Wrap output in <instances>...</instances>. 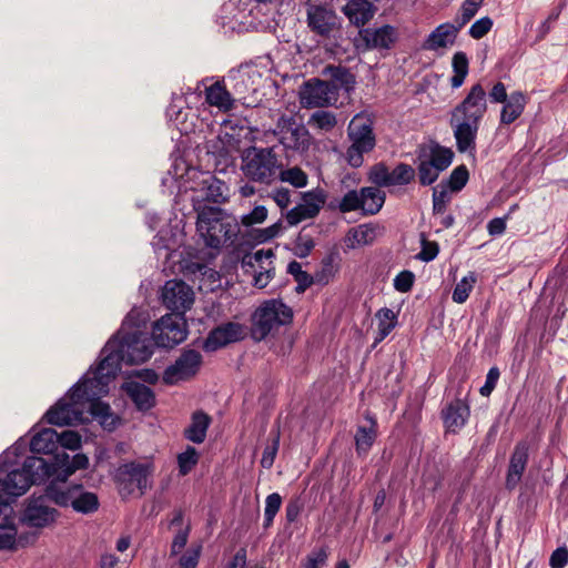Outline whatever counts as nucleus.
<instances>
[{
  "instance_id": "21",
  "label": "nucleus",
  "mask_w": 568,
  "mask_h": 568,
  "mask_svg": "<svg viewBox=\"0 0 568 568\" xmlns=\"http://www.w3.org/2000/svg\"><path fill=\"white\" fill-rule=\"evenodd\" d=\"M301 103L304 106H328L337 102L333 89L318 78L306 81L300 91Z\"/></svg>"
},
{
  "instance_id": "47",
  "label": "nucleus",
  "mask_w": 568,
  "mask_h": 568,
  "mask_svg": "<svg viewBox=\"0 0 568 568\" xmlns=\"http://www.w3.org/2000/svg\"><path fill=\"white\" fill-rule=\"evenodd\" d=\"M440 173L442 171L427 160H420L417 166L418 181L423 186H428L435 183Z\"/></svg>"
},
{
  "instance_id": "31",
  "label": "nucleus",
  "mask_w": 568,
  "mask_h": 568,
  "mask_svg": "<svg viewBox=\"0 0 568 568\" xmlns=\"http://www.w3.org/2000/svg\"><path fill=\"white\" fill-rule=\"evenodd\" d=\"M205 99L210 105L217 106L224 111L232 110L235 104L225 80L216 81L205 88Z\"/></svg>"
},
{
  "instance_id": "34",
  "label": "nucleus",
  "mask_w": 568,
  "mask_h": 568,
  "mask_svg": "<svg viewBox=\"0 0 568 568\" xmlns=\"http://www.w3.org/2000/svg\"><path fill=\"white\" fill-rule=\"evenodd\" d=\"M526 99L523 92L515 91L510 93L509 99L504 102L500 112V122L503 124H510L515 122L524 112Z\"/></svg>"
},
{
  "instance_id": "60",
  "label": "nucleus",
  "mask_w": 568,
  "mask_h": 568,
  "mask_svg": "<svg viewBox=\"0 0 568 568\" xmlns=\"http://www.w3.org/2000/svg\"><path fill=\"white\" fill-rule=\"evenodd\" d=\"M58 446L63 449L75 450L81 446V436L74 430H64L58 434Z\"/></svg>"
},
{
  "instance_id": "40",
  "label": "nucleus",
  "mask_w": 568,
  "mask_h": 568,
  "mask_svg": "<svg viewBox=\"0 0 568 568\" xmlns=\"http://www.w3.org/2000/svg\"><path fill=\"white\" fill-rule=\"evenodd\" d=\"M303 203H301L314 217L318 215L322 206L326 201V193L323 189L316 187L307 191L302 195Z\"/></svg>"
},
{
  "instance_id": "18",
  "label": "nucleus",
  "mask_w": 568,
  "mask_h": 568,
  "mask_svg": "<svg viewBox=\"0 0 568 568\" xmlns=\"http://www.w3.org/2000/svg\"><path fill=\"white\" fill-rule=\"evenodd\" d=\"M469 393L464 397L459 395L448 402L440 410V419L446 433L457 434L468 423L470 417Z\"/></svg>"
},
{
  "instance_id": "38",
  "label": "nucleus",
  "mask_w": 568,
  "mask_h": 568,
  "mask_svg": "<svg viewBox=\"0 0 568 568\" xmlns=\"http://www.w3.org/2000/svg\"><path fill=\"white\" fill-rule=\"evenodd\" d=\"M339 258L338 252H331L322 260L321 270L315 273V281L318 284L325 285L338 271L336 261Z\"/></svg>"
},
{
  "instance_id": "23",
  "label": "nucleus",
  "mask_w": 568,
  "mask_h": 568,
  "mask_svg": "<svg viewBox=\"0 0 568 568\" xmlns=\"http://www.w3.org/2000/svg\"><path fill=\"white\" fill-rule=\"evenodd\" d=\"M366 50H390L398 41V30L390 24L378 28H363L358 32Z\"/></svg>"
},
{
  "instance_id": "17",
  "label": "nucleus",
  "mask_w": 568,
  "mask_h": 568,
  "mask_svg": "<svg viewBox=\"0 0 568 568\" xmlns=\"http://www.w3.org/2000/svg\"><path fill=\"white\" fill-rule=\"evenodd\" d=\"M161 298L163 305L172 313L181 312L182 316H185V312L193 305L194 293L185 282L170 280L162 288Z\"/></svg>"
},
{
  "instance_id": "28",
  "label": "nucleus",
  "mask_w": 568,
  "mask_h": 568,
  "mask_svg": "<svg viewBox=\"0 0 568 568\" xmlns=\"http://www.w3.org/2000/svg\"><path fill=\"white\" fill-rule=\"evenodd\" d=\"M55 465L60 466L58 480L65 483L68 478L79 469H87L89 458L84 454H75L71 459L64 450L54 454Z\"/></svg>"
},
{
  "instance_id": "8",
  "label": "nucleus",
  "mask_w": 568,
  "mask_h": 568,
  "mask_svg": "<svg viewBox=\"0 0 568 568\" xmlns=\"http://www.w3.org/2000/svg\"><path fill=\"white\" fill-rule=\"evenodd\" d=\"M241 169L250 181L270 184L276 176L280 163L272 148L251 146L242 154Z\"/></svg>"
},
{
  "instance_id": "32",
  "label": "nucleus",
  "mask_w": 568,
  "mask_h": 568,
  "mask_svg": "<svg viewBox=\"0 0 568 568\" xmlns=\"http://www.w3.org/2000/svg\"><path fill=\"white\" fill-rule=\"evenodd\" d=\"M58 447V433L52 428L42 429L30 442V449L36 454L54 455Z\"/></svg>"
},
{
  "instance_id": "35",
  "label": "nucleus",
  "mask_w": 568,
  "mask_h": 568,
  "mask_svg": "<svg viewBox=\"0 0 568 568\" xmlns=\"http://www.w3.org/2000/svg\"><path fill=\"white\" fill-rule=\"evenodd\" d=\"M362 197L364 201L363 213L366 215H375L383 207L386 195L378 186H365L362 187Z\"/></svg>"
},
{
  "instance_id": "22",
  "label": "nucleus",
  "mask_w": 568,
  "mask_h": 568,
  "mask_svg": "<svg viewBox=\"0 0 568 568\" xmlns=\"http://www.w3.org/2000/svg\"><path fill=\"white\" fill-rule=\"evenodd\" d=\"M244 338V327L236 322H226L214 327L203 342L205 352H215L227 344L242 341Z\"/></svg>"
},
{
  "instance_id": "1",
  "label": "nucleus",
  "mask_w": 568,
  "mask_h": 568,
  "mask_svg": "<svg viewBox=\"0 0 568 568\" xmlns=\"http://www.w3.org/2000/svg\"><path fill=\"white\" fill-rule=\"evenodd\" d=\"M132 310L122 322L120 329L106 342L101 351L103 357L95 369V377L103 385L114 378L121 364L138 365L146 362L153 354L154 342L146 332L145 320Z\"/></svg>"
},
{
  "instance_id": "62",
  "label": "nucleus",
  "mask_w": 568,
  "mask_h": 568,
  "mask_svg": "<svg viewBox=\"0 0 568 568\" xmlns=\"http://www.w3.org/2000/svg\"><path fill=\"white\" fill-rule=\"evenodd\" d=\"M286 221L288 225L294 226L307 219H314L312 214L302 204L294 206L286 212Z\"/></svg>"
},
{
  "instance_id": "29",
  "label": "nucleus",
  "mask_w": 568,
  "mask_h": 568,
  "mask_svg": "<svg viewBox=\"0 0 568 568\" xmlns=\"http://www.w3.org/2000/svg\"><path fill=\"white\" fill-rule=\"evenodd\" d=\"M211 424L212 417L204 410L197 409L192 413L191 423L183 430V436L194 444H202L206 438V433Z\"/></svg>"
},
{
  "instance_id": "53",
  "label": "nucleus",
  "mask_w": 568,
  "mask_h": 568,
  "mask_svg": "<svg viewBox=\"0 0 568 568\" xmlns=\"http://www.w3.org/2000/svg\"><path fill=\"white\" fill-rule=\"evenodd\" d=\"M315 246V242L311 235L303 234L302 232L297 235L294 242L293 253L300 258L307 257Z\"/></svg>"
},
{
  "instance_id": "7",
  "label": "nucleus",
  "mask_w": 568,
  "mask_h": 568,
  "mask_svg": "<svg viewBox=\"0 0 568 568\" xmlns=\"http://www.w3.org/2000/svg\"><path fill=\"white\" fill-rule=\"evenodd\" d=\"M347 138L351 145L346 150L345 159L352 168H361L364 154L372 152L376 145L373 121L366 116L355 115L348 124Z\"/></svg>"
},
{
  "instance_id": "27",
  "label": "nucleus",
  "mask_w": 568,
  "mask_h": 568,
  "mask_svg": "<svg viewBox=\"0 0 568 568\" xmlns=\"http://www.w3.org/2000/svg\"><path fill=\"white\" fill-rule=\"evenodd\" d=\"M460 29L455 22H445L437 26L425 39L422 44L424 50L436 51L439 48H446L448 44H454Z\"/></svg>"
},
{
  "instance_id": "24",
  "label": "nucleus",
  "mask_w": 568,
  "mask_h": 568,
  "mask_svg": "<svg viewBox=\"0 0 568 568\" xmlns=\"http://www.w3.org/2000/svg\"><path fill=\"white\" fill-rule=\"evenodd\" d=\"M530 444L526 439L516 443L509 458V464L505 478V488L514 490L521 481L529 460Z\"/></svg>"
},
{
  "instance_id": "9",
  "label": "nucleus",
  "mask_w": 568,
  "mask_h": 568,
  "mask_svg": "<svg viewBox=\"0 0 568 568\" xmlns=\"http://www.w3.org/2000/svg\"><path fill=\"white\" fill-rule=\"evenodd\" d=\"M48 496L53 504L60 507L71 506L74 511L83 515L95 513L100 506L98 495L84 490L82 485H70L62 488L59 484L50 481Z\"/></svg>"
},
{
  "instance_id": "36",
  "label": "nucleus",
  "mask_w": 568,
  "mask_h": 568,
  "mask_svg": "<svg viewBox=\"0 0 568 568\" xmlns=\"http://www.w3.org/2000/svg\"><path fill=\"white\" fill-rule=\"evenodd\" d=\"M375 316L378 321V329L375 337V344H378L384 341L396 327L397 314L388 307H382L376 312Z\"/></svg>"
},
{
  "instance_id": "15",
  "label": "nucleus",
  "mask_w": 568,
  "mask_h": 568,
  "mask_svg": "<svg viewBox=\"0 0 568 568\" xmlns=\"http://www.w3.org/2000/svg\"><path fill=\"white\" fill-rule=\"evenodd\" d=\"M151 473V466L148 464L131 462L120 465L115 473L120 493L130 495L138 488L143 495L149 487Z\"/></svg>"
},
{
  "instance_id": "50",
  "label": "nucleus",
  "mask_w": 568,
  "mask_h": 568,
  "mask_svg": "<svg viewBox=\"0 0 568 568\" xmlns=\"http://www.w3.org/2000/svg\"><path fill=\"white\" fill-rule=\"evenodd\" d=\"M280 179L283 182H288L294 187H304L308 181L307 174L298 166L281 171Z\"/></svg>"
},
{
  "instance_id": "55",
  "label": "nucleus",
  "mask_w": 568,
  "mask_h": 568,
  "mask_svg": "<svg viewBox=\"0 0 568 568\" xmlns=\"http://www.w3.org/2000/svg\"><path fill=\"white\" fill-rule=\"evenodd\" d=\"M282 229H283L282 221L278 220L277 222H275L274 224H272L265 229L253 230L252 237L258 244L265 243V242L276 237L282 232Z\"/></svg>"
},
{
  "instance_id": "52",
  "label": "nucleus",
  "mask_w": 568,
  "mask_h": 568,
  "mask_svg": "<svg viewBox=\"0 0 568 568\" xmlns=\"http://www.w3.org/2000/svg\"><path fill=\"white\" fill-rule=\"evenodd\" d=\"M328 558V548L327 546H323L316 549H313L306 557L305 561L302 564L303 568H322L326 565Z\"/></svg>"
},
{
  "instance_id": "12",
  "label": "nucleus",
  "mask_w": 568,
  "mask_h": 568,
  "mask_svg": "<svg viewBox=\"0 0 568 568\" xmlns=\"http://www.w3.org/2000/svg\"><path fill=\"white\" fill-rule=\"evenodd\" d=\"M48 486L44 494L37 496L32 494L27 498L20 521L31 528H45L53 525L59 516V511L50 507L48 501Z\"/></svg>"
},
{
  "instance_id": "43",
  "label": "nucleus",
  "mask_w": 568,
  "mask_h": 568,
  "mask_svg": "<svg viewBox=\"0 0 568 568\" xmlns=\"http://www.w3.org/2000/svg\"><path fill=\"white\" fill-rule=\"evenodd\" d=\"M17 542V527L9 517L3 518L0 525V550H14Z\"/></svg>"
},
{
  "instance_id": "57",
  "label": "nucleus",
  "mask_w": 568,
  "mask_h": 568,
  "mask_svg": "<svg viewBox=\"0 0 568 568\" xmlns=\"http://www.w3.org/2000/svg\"><path fill=\"white\" fill-rule=\"evenodd\" d=\"M94 387L93 389H97ZM90 403L89 412L93 419L99 420L103 416H106L112 409L110 405L103 400H101L99 397H97V390H94V395L91 397V399L88 400Z\"/></svg>"
},
{
  "instance_id": "49",
  "label": "nucleus",
  "mask_w": 568,
  "mask_h": 568,
  "mask_svg": "<svg viewBox=\"0 0 568 568\" xmlns=\"http://www.w3.org/2000/svg\"><path fill=\"white\" fill-rule=\"evenodd\" d=\"M476 282V276L474 273H470L469 276H465L460 280L459 283L456 284L452 298L455 303L462 304L466 302L471 292L474 284Z\"/></svg>"
},
{
  "instance_id": "58",
  "label": "nucleus",
  "mask_w": 568,
  "mask_h": 568,
  "mask_svg": "<svg viewBox=\"0 0 568 568\" xmlns=\"http://www.w3.org/2000/svg\"><path fill=\"white\" fill-rule=\"evenodd\" d=\"M415 282V274L409 270L399 272L394 278V288L400 293H407L412 291Z\"/></svg>"
},
{
  "instance_id": "51",
  "label": "nucleus",
  "mask_w": 568,
  "mask_h": 568,
  "mask_svg": "<svg viewBox=\"0 0 568 568\" xmlns=\"http://www.w3.org/2000/svg\"><path fill=\"white\" fill-rule=\"evenodd\" d=\"M422 250L416 257L423 262H432L439 253V244L436 241H428L424 233L420 234Z\"/></svg>"
},
{
  "instance_id": "26",
  "label": "nucleus",
  "mask_w": 568,
  "mask_h": 568,
  "mask_svg": "<svg viewBox=\"0 0 568 568\" xmlns=\"http://www.w3.org/2000/svg\"><path fill=\"white\" fill-rule=\"evenodd\" d=\"M342 12L353 26L362 28L374 18L377 7L367 0H348Z\"/></svg>"
},
{
  "instance_id": "44",
  "label": "nucleus",
  "mask_w": 568,
  "mask_h": 568,
  "mask_svg": "<svg viewBox=\"0 0 568 568\" xmlns=\"http://www.w3.org/2000/svg\"><path fill=\"white\" fill-rule=\"evenodd\" d=\"M307 124L312 128H315L320 131H332L336 124L337 120L333 112L318 110L315 111L308 119Z\"/></svg>"
},
{
  "instance_id": "11",
  "label": "nucleus",
  "mask_w": 568,
  "mask_h": 568,
  "mask_svg": "<svg viewBox=\"0 0 568 568\" xmlns=\"http://www.w3.org/2000/svg\"><path fill=\"white\" fill-rule=\"evenodd\" d=\"M187 323L181 312L163 315L152 323L151 337L161 348H173L186 339Z\"/></svg>"
},
{
  "instance_id": "19",
  "label": "nucleus",
  "mask_w": 568,
  "mask_h": 568,
  "mask_svg": "<svg viewBox=\"0 0 568 568\" xmlns=\"http://www.w3.org/2000/svg\"><path fill=\"white\" fill-rule=\"evenodd\" d=\"M306 20L310 30L325 39L333 37L341 29L335 11L321 4H312L307 8Z\"/></svg>"
},
{
  "instance_id": "39",
  "label": "nucleus",
  "mask_w": 568,
  "mask_h": 568,
  "mask_svg": "<svg viewBox=\"0 0 568 568\" xmlns=\"http://www.w3.org/2000/svg\"><path fill=\"white\" fill-rule=\"evenodd\" d=\"M469 180V171L465 164H460L456 166L449 174L448 179L442 181L440 184L444 185L452 192L462 191Z\"/></svg>"
},
{
  "instance_id": "64",
  "label": "nucleus",
  "mask_w": 568,
  "mask_h": 568,
  "mask_svg": "<svg viewBox=\"0 0 568 568\" xmlns=\"http://www.w3.org/2000/svg\"><path fill=\"white\" fill-rule=\"evenodd\" d=\"M568 564V549L567 547L556 548L549 558L550 568H565Z\"/></svg>"
},
{
  "instance_id": "16",
  "label": "nucleus",
  "mask_w": 568,
  "mask_h": 568,
  "mask_svg": "<svg viewBox=\"0 0 568 568\" xmlns=\"http://www.w3.org/2000/svg\"><path fill=\"white\" fill-rule=\"evenodd\" d=\"M202 365V355L195 349H183L175 362L168 366L163 373V382L173 385L179 381L194 377Z\"/></svg>"
},
{
  "instance_id": "48",
  "label": "nucleus",
  "mask_w": 568,
  "mask_h": 568,
  "mask_svg": "<svg viewBox=\"0 0 568 568\" xmlns=\"http://www.w3.org/2000/svg\"><path fill=\"white\" fill-rule=\"evenodd\" d=\"M282 505V497L278 493L270 494L265 499L264 523L265 529L273 525L274 518Z\"/></svg>"
},
{
  "instance_id": "33",
  "label": "nucleus",
  "mask_w": 568,
  "mask_h": 568,
  "mask_svg": "<svg viewBox=\"0 0 568 568\" xmlns=\"http://www.w3.org/2000/svg\"><path fill=\"white\" fill-rule=\"evenodd\" d=\"M371 425L358 426L354 436L355 449L358 456H366L377 437V424L375 418L367 416Z\"/></svg>"
},
{
  "instance_id": "41",
  "label": "nucleus",
  "mask_w": 568,
  "mask_h": 568,
  "mask_svg": "<svg viewBox=\"0 0 568 568\" xmlns=\"http://www.w3.org/2000/svg\"><path fill=\"white\" fill-rule=\"evenodd\" d=\"M453 159L454 152L452 149L435 143L430 148V154L427 161L443 172L452 164Z\"/></svg>"
},
{
  "instance_id": "10",
  "label": "nucleus",
  "mask_w": 568,
  "mask_h": 568,
  "mask_svg": "<svg viewBox=\"0 0 568 568\" xmlns=\"http://www.w3.org/2000/svg\"><path fill=\"white\" fill-rule=\"evenodd\" d=\"M273 133L287 152L304 154L313 143V138L307 128L297 122L294 116L286 114L277 119Z\"/></svg>"
},
{
  "instance_id": "42",
  "label": "nucleus",
  "mask_w": 568,
  "mask_h": 568,
  "mask_svg": "<svg viewBox=\"0 0 568 568\" xmlns=\"http://www.w3.org/2000/svg\"><path fill=\"white\" fill-rule=\"evenodd\" d=\"M363 204L364 201L362 197V190L359 191V193L356 190H351L343 196V199L337 204L331 202L328 204V207H337L342 213H347L357 210L363 211Z\"/></svg>"
},
{
  "instance_id": "3",
  "label": "nucleus",
  "mask_w": 568,
  "mask_h": 568,
  "mask_svg": "<svg viewBox=\"0 0 568 568\" xmlns=\"http://www.w3.org/2000/svg\"><path fill=\"white\" fill-rule=\"evenodd\" d=\"M103 385L97 377L80 378L70 390L51 406L44 414L48 424L54 426H73L83 422V408L94 395V387Z\"/></svg>"
},
{
  "instance_id": "2",
  "label": "nucleus",
  "mask_w": 568,
  "mask_h": 568,
  "mask_svg": "<svg viewBox=\"0 0 568 568\" xmlns=\"http://www.w3.org/2000/svg\"><path fill=\"white\" fill-rule=\"evenodd\" d=\"M487 109V91L481 83L471 85L466 97L452 109L449 125L459 153L475 155L477 134Z\"/></svg>"
},
{
  "instance_id": "54",
  "label": "nucleus",
  "mask_w": 568,
  "mask_h": 568,
  "mask_svg": "<svg viewBox=\"0 0 568 568\" xmlns=\"http://www.w3.org/2000/svg\"><path fill=\"white\" fill-rule=\"evenodd\" d=\"M449 202L448 189L439 184L433 189V214H443Z\"/></svg>"
},
{
  "instance_id": "13",
  "label": "nucleus",
  "mask_w": 568,
  "mask_h": 568,
  "mask_svg": "<svg viewBox=\"0 0 568 568\" xmlns=\"http://www.w3.org/2000/svg\"><path fill=\"white\" fill-rule=\"evenodd\" d=\"M368 180L378 187H390L397 185H407L415 180V169L404 162H399L392 171L384 162L375 163L371 166Z\"/></svg>"
},
{
  "instance_id": "61",
  "label": "nucleus",
  "mask_w": 568,
  "mask_h": 568,
  "mask_svg": "<svg viewBox=\"0 0 568 568\" xmlns=\"http://www.w3.org/2000/svg\"><path fill=\"white\" fill-rule=\"evenodd\" d=\"M304 508V501L301 496L292 497L285 507V517L287 523H295Z\"/></svg>"
},
{
  "instance_id": "46",
  "label": "nucleus",
  "mask_w": 568,
  "mask_h": 568,
  "mask_svg": "<svg viewBox=\"0 0 568 568\" xmlns=\"http://www.w3.org/2000/svg\"><path fill=\"white\" fill-rule=\"evenodd\" d=\"M200 455L195 447L186 446V449L178 455L179 473L187 475L199 463Z\"/></svg>"
},
{
  "instance_id": "37",
  "label": "nucleus",
  "mask_w": 568,
  "mask_h": 568,
  "mask_svg": "<svg viewBox=\"0 0 568 568\" xmlns=\"http://www.w3.org/2000/svg\"><path fill=\"white\" fill-rule=\"evenodd\" d=\"M452 67L454 75L450 78V85L453 89H458L465 82L469 71V61L467 54L463 51L454 53L452 59Z\"/></svg>"
},
{
  "instance_id": "63",
  "label": "nucleus",
  "mask_w": 568,
  "mask_h": 568,
  "mask_svg": "<svg viewBox=\"0 0 568 568\" xmlns=\"http://www.w3.org/2000/svg\"><path fill=\"white\" fill-rule=\"evenodd\" d=\"M266 217L267 209L264 205H257L250 213L242 216V224L244 226H251L264 222Z\"/></svg>"
},
{
  "instance_id": "45",
  "label": "nucleus",
  "mask_w": 568,
  "mask_h": 568,
  "mask_svg": "<svg viewBox=\"0 0 568 568\" xmlns=\"http://www.w3.org/2000/svg\"><path fill=\"white\" fill-rule=\"evenodd\" d=\"M484 0H464L460 6V13L454 19L455 24L462 30L481 8Z\"/></svg>"
},
{
  "instance_id": "14",
  "label": "nucleus",
  "mask_w": 568,
  "mask_h": 568,
  "mask_svg": "<svg viewBox=\"0 0 568 568\" xmlns=\"http://www.w3.org/2000/svg\"><path fill=\"white\" fill-rule=\"evenodd\" d=\"M260 78V72L248 67L241 65L236 70H231L225 81L234 102L250 104L248 100L257 92Z\"/></svg>"
},
{
  "instance_id": "20",
  "label": "nucleus",
  "mask_w": 568,
  "mask_h": 568,
  "mask_svg": "<svg viewBox=\"0 0 568 568\" xmlns=\"http://www.w3.org/2000/svg\"><path fill=\"white\" fill-rule=\"evenodd\" d=\"M229 186L214 175L206 174L200 182L197 194L192 197L193 209L211 207L206 203L222 204L229 199Z\"/></svg>"
},
{
  "instance_id": "6",
  "label": "nucleus",
  "mask_w": 568,
  "mask_h": 568,
  "mask_svg": "<svg viewBox=\"0 0 568 568\" xmlns=\"http://www.w3.org/2000/svg\"><path fill=\"white\" fill-rule=\"evenodd\" d=\"M293 310L281 298L264 301L252 314L251 336L255 342L265 339L276 333L280 327L293 322Z\"/></svg>"
},
{
  "instance_id": "30",
  "label": "nucleus",
  "mask_w": 568,
  "mask_h": 568,
  "mask_svg": "<svg viewBox=\"0 0 568 568\" xmlns=\"http://www.w3.org/2000/svg\"><path fill=\"white\" fill-rule=\"evenodd\" d=\"M125 392L140 412H148L155 406L154 392L146 385L139 382H130L125 385Z\"/></svg>"
},
{
  "instance_id": "4",
  "label": "nucleus",
  "mask_w": 568,
  "mask_h": 568,
  "mask_svg": "<svg viewBox=\"0 0 568 568\" xmlns=\"http://www.w3.org/2000/svg\"><path fill=\"white\" fill-rule=\"evenodd\" d=\"M196 230L205 245L220 248L223 244L233 245L240 233L237 220L225 214L221 207L197 209Z\"/></svg>"
},
{
  "instance_id": "5",
  "label": "nucleus",
  "mask_w": 568,
  "mask_h": 568,
  "mask_svg": "<svg viewBox=\"0 0 568 568\" xmlns=\"http://www.w3.org/2000/svg\"><path fill=\"white\" fill-rule=\"evenodd\" d=\"M60 466L55 465V458L45 460L39 456H29L24 459L20 469H13L6 476L11 487L13 496H22L27 493L31 485H39L50 477H54L51 481L59 484L58 475Z\"/></svg>"
},
{
  "instance_id": "59",
  "label": "nucleus",
  "mask_w": 568,
  "mask_h": 568,
  "mask_svg": "<svg viewBox=\"0 0 568 568\" xmlns=\"http://www.w3.org/2000/svg\"><path fill=\"white\" fill-rule=\"evenodd\" d=\"M280 447V433H277L272 443L266 445V447L263 450V455L261 458V466L265 469H270L275 460L276 454L278 452Z\"/></svg>"
},
{
  "instance_id": "25",
  "label": "nucleus",
  "mask_w": 568,
  "mask_h": 568,
  "mask_svg": "<svg viewBox=\"0 0 568 568\" xmlns=\"http://www.w3.org/2000/svg\"><path fill=\"white\" fill-rule=\"evenodd\" d=\"M322 75L325 77L324 81L333 89L337 99L342 90L346 93H351L356 84V77L347 67L342 64H327L322 70Z\"/></svg>"
},
{
  "instance_id": "56",
  "label": "nucleus",
  "mask_w": 568,
  "mask_h": 568,
  "mask_svg": "<svg viewBox=\"0 0 568 568\" xmlns=\"http://www.w3.org/2000/svg\"><path fill=\"white\" fill-rule=\"evenodd\" d=\"M494 21L488 16L476 20L469 28L468 34L476 40L484 38L493 28Z\"/></svg>"
}]
</instances>
